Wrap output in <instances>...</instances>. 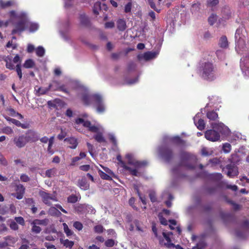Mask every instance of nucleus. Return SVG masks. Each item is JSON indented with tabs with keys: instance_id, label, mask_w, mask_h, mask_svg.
<instances>
[{
	"instance_id": "f257e3e1",
	"label": "nucleus",
	"mask_w": 249,
	"mask_h": 249,
	"mask_svg": "<svg viewBox=\"0 0 249 249\" xmlns=\"http://www.w3.org/2000/svg\"><path fill=\"white\" fill-rule=\"evenodd\" d=\"M198 71L201 77L205 80L212 81L216 78L215 68L212 62L200 61Z\"/></svg>"
},
{
	"instance_id": "f03ea898",
	"label": "nucleus",
	"mask_w": 249,
	"mask_h": 249,
	"mask_svg": "<svg viewBox=\"0 0 249 249\" xmlns=\"http://www.w3.org/2000/svg\"><path fill=\"white\" fill-rule=\"evenodd\" d=\"M122 157H117V160L118 163L124 168L128 170L130 172L131 174L133 176H138V172L137 169L139 168L143 167L148 164V162L146 161H135L131 160L132 157H127L128 164L126 165L124 162L122 160Z\"/></svg>"
},
{
	"instance_id": "7ed1b4c3",
	"label": "nucleus",
	"mask_w": 249,
	"mask_h": 249,
	"mask_svg": "<svg viewBox=\"0 0 249 249\" xmlns=\"http://www.w3.org/2000/svg\"><path fill=\"white\" fill-rule=\"evenodd\" d=\"M38 139L35 132L30 131L25 135H21L14 138V144L18 148L24 147L29 142H35Z\"/></svg>"
},
{
	"instance_id": "20e7f679",
	"label": "nucleus",
	"mask_w": 249,
	"mask_h": 249,
	"mask_svg": "<svg viewBox=\"0 0 249 249\" xmlns=\"http://www.w3.org/2000/svg\"><path fill=\"white\" fill-rule=\"evenodd\" d=\"M169 141L174 149H177L181 153L180 156H191L189 153L185 151L187 146L186 142L179 136H176L171 137L169 139Z\"/></svg>"
},
{
	"instance_id": "39448f33",
	"label": "nucleus",
	"mask_w": 249,
	"mask_h": 249,
	"mask_svg": "<svg viewBox=\"0 0 249 249\" xmlns=\"http://www.w3.org/2000/svg\"><path fill=\"white\" fill-rule=\"evenodd\" d=\"M14 28L11 32L12 35L18 34L20 35L28 27V21L25 18H21L13 24Z\"/></svg>"
},
{
	"instance_id": "423d86ee",
	"label": "nucleus",
	"mask_w": 249,
	"mask_h": 249,
	"mask_svg": "<svg viewBox=\"0 0 249 249\" xmlns=\"http://www.w3.org/2000/svg\"><path fill=\"white\" fill-rule=\"evenodd\" d=\"M174 148L173 146L163 144L158 148V152L160 156H173Z\"/></svg>"
},
{
	"instance_id": "0eeeda50",
	"label": "nucleus",
	"mask_w": 249,
	"mask_h": 249,
	"mask_svg": "<svg viewBox=\"0 0 249 249\" xmlns=\"http://www.w3.org/2000/svg\"><path fill=\"white\" fill-rule=\"evenodd\" d=\"M39 195L42 198L43 202L45 204L49 206L52 204V202H56L57 201L55 196L48 194L46 192L43 191L40 192Z\"/></svg>"
},
{
	"instance_id": "6e6552de",
	"label": "nucleus",
	"mask_w": 249,
	"mask_h": 249,
	"mask_svg": "<svg viewBox=\"0 0 249 249\" xmlns=\"http://www.w3.org/2000/svg\"><path fill=\"white\" fill-rule=\"evenodd\" d=\"M206 139L210 141L216 142L220 140V134L214 129L207 130L205 132Z\"/></svg>"
},
{
	"instance_id": "1a4fd4ad",
	"label": "nucleus",
	"mask_w": 249,
	"mask_h": 249,
	"mask_svg": "<svg viewBox=\"0 0 249 249\" xmlns=\"http://www.w3.org/2000/svg\"><path fill=\"white\" fill-rule=\"evenodd\" d=\"M78 211L84 213H94L95 210L90 205L88 204H80L76 208Z\"/></svg>"
},
{
	"instance_id": "9d476101",
	"label": "nucleus",
	"mask_w": 249,
	"mask_h": 249,
	"mask_svg": "<svg viewBox=\"0 0 249 249\" xmlns=\"http://www.w3.org/2000/svg\"><path fill=\"white\" fill-rule=\"evenodd\" d=\"M95 98V103L97 106V111L99 113L103 112L105 108L103 103L102 98L101 95H95L94 96Z\"/></svg>"
},
{
	"instance_id": "9b49d317",
	"label": "nucleus",
	"mask_w": 249,
	"mask_h": 249,
	"mask_svg": "<svg viewBox=\"0 0 249 249\" xmlns=\"http://www.w3.org/2000/svg\"><path fill=\"white\" fill-rule=\"evenodd\" d=\"M99 95L98 94H89L87 93L83 94L82 96V101L85 105L88 106L91 104L92 101L95 102L94 96Z\"/></svg>"
},
{
	"instance_id": "f8f14e48",
	"label": "nucleus",
	"mask_w": 249,
	"mask_h": 249,
	"mask_svg": "<svg viewBox=\"0 0 249 249\" xmlns=\"http://www.w3.org/2000/svg\"><path fill=\"white\" fill-rule=\"evenodd\" d=\"M163 236L164 238V239H160V243L161 245H164L168 248H174L175 246L174 244L172 243L169 237L166 234L165 232H162Z\"/></svg>"
},
{
	"instance_id": "ddd939ff",
	"label": "nucleus",
	"mask_w": 249,
	"mask_h": 249,
	"mask_svg": "<svg viewBox=\"0 0 249 249\" xmlns=\"http://www.w3.org/2000/svg\"><path fill=\"white\" fill-rule=\"evenodd\" d=\"M228 169L227 176L230 178H233L238 175V171L236 166L234 164H228L226 166Z\"/></svg>"
},
{
	"instance_id": "4468645a",
	"label": "nucleus",
	"mask_w": 249,
	"mask_h": 249,
	"mask_svg": "<svg viewBox=\"0 0 249 249\" xmlns=\"http://www.w3.org/2000/svg\"><path fill=\"white\" fill-rule=\"evenodd\" d=\"M211 126L213 129L218 132L219 134H223L227 129V127L222 123H212Z\"/></svg>"
},
{
	"instance_id": "2eb2a0df",
	"label": "nucleus",
	"mask_w": 249,
	"mask_h": 249,
	"mask_svg": "<svg viewBox=\"0 0 249 249\" xmlns=\"http://www.w3.org/2000/svg\"><path fill=\"white\" fill-rule=\"evenodd\" d=\"M3 117L9 123H12L17 126L21 127L24 129L28 128V124H21L19 121L15 119L11 118L6 115H4Z\"/></svg>"
},
{
	"instance_id": "dca6fc26",
	"label": "nucleus",
	"mask_w": 249,
	"mask_h": 249,
	"mask_svg": "<svg viewBox=\"0 0 249 249\" xmlns=\"http://www.w3.org/2000/svg\"><path fill=\"white\" fill-rule=\"evenodd\" d=\"M64 141L69 144V147L71 149H75L78 145V142L76 139L73 137L66 138Z\"/></svg>"
},
{
	"instance_id": "f3484780",
	"label": "nucleus",
	"mask_w": 249,
	"mask_h": 249,
	"mask_svg": "<svg viewBox=\"0 0 249 249\" xmlns=\"http://www.w3.org/2000/svg\"><path fill=\"white\" fill-rule=\"evenodd\" d=\"M78 186L83 190H87L89 188V184L85 178L79 180Z\"/></svg>"
},
{
	"instance_id": "a211bd4d",
	"label": "nucleus",
	"mask_w": 249,
	"mask_h": 249,
	"mask_svg": "<svg viewBox=\"0 0 249 249\" xmlns=\"http://www.w3.org/2000/svg\"><path fill=\"white\" fill-rule=\"evenodd\" d=\"M80 24L82 26L88 27L90 25V21L89 18L85 14L80 15Z\"/></svg>"
},
{
	"instance_id": "6ab92c4d",
	"label": "nucleus",
	"mask_w": 249,
	"mask_h": 249,
	"mask_svg": "<svg viewBox=\"0 0 249 249\" xmlns=\"http://www.w3.org/2000/svg\"><path fill=\"white\" fill-rule=\"evenodd\" d=\"M117 27L119 31H124L126 28L125 21L124 19H119L117 21Z\"/></svg>"
},
{
	"instance_id": "aec40b11",
	"label": "nucleus",
	"mask_w": 249,
	"mask_h": 249,
	"mask_svg": "<svg viewBox=\"0 0 249 249\" xmlns=\"http://www.w3.org/2000/svg\"><path fill=\"white\" fill-rule=\"evenodd\" d=\"M207 117L211 121H216L218 118L217 113L215 111H208L206 114Z\"/></svg>"
},
{
	"instance_id": "412c9836",
	"label": "nucleus",
	"mask_w": 249,
	"mask_h": 249,
	"mask_svg": "<svg viewBox=\"0 0 249 249\" xmlns=\"http://www.w3.org/2000/svg\"><path fill=\"white\" fill-rule=\"evenodd\" d=\"M219 45L222 48H226L228 46V42L226 36H223L221 37L219 40Z\"/></svg>"
},
{
	"instance_id": "4be33fe9",
	"label": "nucleus",
	"mask_w": 249,
	"mask_h": 249,
	"mask_svg": "<svg viewBox=\"0 0 249 249\" xmlns=\"http://www.w3.org/2000/svg\"><path fill=\"white\" fill-rule=\"evenodd\" d=\"M54 137L52 136L49 139V143L47 151L50 154H53L54 152V151L53 149H52V146L54 143Z\"/></svg>"
},
{
	"instance_id": "5701e85b",
	"label": "nucleus",
	"mask_w": 249,
	"mask_h": 249,
	"mask_svg": "<svg viewBox=\"0 0 249 249\" xmlns=\"http://www.w3.org/2000/svg\"><path fill=\"white\" fill-rule=\"evenodd\" d=\"M156 56L155 52H147L143 54V58L145 60H149L155 58Z\"/></svg>"
},
{
	"instance_id": "b1692460",
	"label": "nucleus",
	"mask_w": 249,
	"mask_h": 249,
	"mask_svg": "<svg viewBox=\"0 0 249 249\" xmlns=\"http://www.w3.org/2000/svg\"><path fill=\"white\" fill-rule=\"evenodd\" d=\"M35 66V62L31 59L26 60L23 65L24 68L26 69L32 68Z\"/></svg>"
},
{
	"instance_id": "393cba45",
	"label": "nucleus",
	"mask_w": 249,
	"mask_h": 249,
	"mask_svg": "<svg viewBox=\"0 0 249 249\" xmlns=\"http://www.w3.org/2000/svg\"><path fill=\"white\" fill-rule=\"evenodd\" d=\"M14 3V1L12 0L4 1L2 0H0V7L3 9L10 7L12 6Z\"/></svg>"
},
{
	"instance_id": "a878e982",
	"label": "nucleus",
	"mask_w": 249,
	"mask_h": 249,
	"mask_svg": "<svg viewBox=\"0 0 249 249\" xmlns=\"http://www.w3.org/2000/svg\"><path fill=\"white\" fill-rule=\"evenodd\" d=\"M60 243L66 248H71L74 245L73 241H70L68 239H60Z\"/></svg>"
},
{
	"instance_id": "bb28decb",
	"label": "nucleus",
	"mask_w": 249,
	"mask_h": 249,
	"mask_svg": "<svg viewBox=\"0 0 249 249\" xmlns=\"http://www.w3.org/2000/svg\"><path fill=\"white\" fill-rule=\"evenodd\" d=\"M53 87L52 85H49V86L47 88H41L40 87L38 88V90H37V92L41 95H44L46 94Z\"/></svg>"
},
{
	"instance_id": "cd10ccee",
	"label": "nucleus",
	"mask_w": 249,
	"mask_h": 249,
	"mask_svg": "<svg viewBox=\"0 0 249 249\" xmlns=\"http://www.w3.org/2000/svg\"><path fill=\"white\" fill-rule=\"evenodd\" d=\"M94 138L98 142L101 143L106 142L105 139L101 132H98L97 134L94 136Z\"/></svg>"
},
{
	"instance_id": "c85d7f7f",
	"label": "nucleus",
	"mask_w": 249,
	"mask_h": 249,
	"mask_svg": "<svg viewBox=\"0 0 249 249\" xmlns=\"http://www.w3.org/2000/svg\"><path fill=\"white\" fill-rule=\"evenodd\" d=\"M101 10V3L100 2H96L94 3L93 7V12L96 15L99 14V11Z\"/></svg>"
},
{
	"instance_id": "c756f323",
	"label": "nucleus",
	"mask_w": 249,
	"mask_h": 249,
	"mask_svg": "<svg viewBox=\"0 0 249 249\" xmlns=\"http://www.w3.org/2000/svg\"><path fill=\"white\" fill-rule=\"evenodd\" d=\"M201 153L202 156H211L213 154V151L211 149L203 147L201 150Z\"/></svg>"
},
{
	"instance_id": "7c9ffc66",
	"label": "nucleus",
	"mask_w": 249,
	"mask_h": 249,
	"mask_svg": "<svg viewBox=\"0 0 249 249\" xmlns=\"http://www.w3.org/2000/svg\"><path fill=\"white\" fill-rule=\"evenodd\" d=\"M6 62V68L8 69H9L10 70H13L15 69V67L14 65V64L12 62V57L9 56L8 57V60H7V61H5Z\"/></svg>"
},
{
	"instance_id": "2f4dec72",
	"label": "nucleus",
	"mask_w": 249,
	"mask_h": 249,
	"mask_svg": "<svg viewBox=\"0 0 249 249\" xmlns=\"http://www.w3.org/2000/svg\"><path fill=\"white\" fill-rule=\"evenodd\" d=\"M49 213L52 215L55 216H59L61 214L59 211L53 207H52L49 209Z\"/></svg>"
},
{
	"instance_id": "473e14b6",
	"label": "nucleus",
	"mask_w": 249,
	"mask_h": 249,
	"mask_svg": "<svg viewBox=\"0 0 249 249\" xmlns=\"http://www.w3.org/2000/svg\"><path fill=\"white\" fill-rule=\"evenodd\" d=\"M28 28L29 29L30 32H34L38 29V25L36 23L28 22Z\"/></svg>"
},
{
	"instance_id": "72a5a7b5",
	"label": "nucleus",
	"mask_w": 249,
	"mask_h": 249,
	"mask_svg": "<svg viewBox=\"0 0 249 249\" xmlns=\"http://www.w3.org/2000/svg\"><path fill=\"white\" fill-rule=\"evenodd\" d=\"M196 125L197 126V128L200 130H203L205 127V122L202 119H199L198 122L196 123Z\"/></svg>"
},
{
	"instance_id": "f704fd0d",
	"label": "nucleus",
	"mask_w": 249,
	"mask_h": 249,
	"mask_svg": "<svg viewBox=\"0 0 249 249\" xmlns=\"http://www.w3.org/2000/svg\"><path fill=\"white\" fill-rule=\"evenodd\" d=\"M132 7V0H129V1L124 6V12L125 13H130Z\"/></svg>"
},
{
	"instance_id": "c9c22d12",
	"label": "nucleus",
	"mask_w": 249,
	"mask_h": 249,
	"mask_svg": "<svg viewBox=\"0 0 249 249\" xmlns=\"http://www.w3.org/2000/svg\"><path fill=\"white\" fill-rule=\"evenodd\" d=\"M217 16L216 14H212L208 18V22L210 25H213L217 20Z\"/></svg>"
},
{
	"instance_id": "e433bc0d",
	"label": "nucleus",
	"mask_w": 249,
	"mask_h": 249,
	"mask_svg": "<svg viewBox=\"0 0 249 249\" xmlns=\"http://www.w3.org/2000/svg\"><path fill=\"white\" fill-rule=\"evenodd\" d=\"M63 226L64 231L65 233L66 234L67 236H70L73 234V231L69 228V227L66 223H63Z\"/></svg>"
},
{
	"instance_id": "4c0bfd02",
	"label": "nucleus",
	"mask_w": 249,
	"mask_h": 249,
	"mask_svg": "<svg viewBox=\"0 0 249 249\" xmlns=\"http://www.w3.org/2000/svg\"><path fill=\"white\" fill-rule=\"evenodd\" d=\"M36 54L39 57H42L45 54V50L42 46H38L36 50Z\"/></svg>"
},
{
	"instance_id": "58836bf2",
	"label": "nucleus",
	"mask_w": 249,
	"mask_h": 249,
	"mask_svg": "<svg viewBox=\"0 0 249 249\" xmlns=\"http://www.w3.org/2000/svg\"><path fill=\"white\" fill-rule=\"evenodd\" d=\"M222 150L225 153H229L231 150V145L229 143H225L223 144Z\"/></svg>"
},
{
	"instance_id": "ea45409f",
	"label": "nucleus",
	"mask_w": 249,
	"mask_h": 249,
	"mask_svg": "<svg viewBox=\"0 0 249 249\" xmlns=\"http://www.w3.org/2000/svg\"><path fill=\"white\" fill-rule=\"evenodd\" d=\"M99 174L101 177V178L102 179H106V180H111V178L110 176H109L110 175H108L107 173H105V172H103L102 171L99 170Z\"/></svg>"
},
{
	"instance_id": "a19ab883",
	"label": "nucleus",
	"mask_w": 249,
	"mask_h": 249,
	"mask_svg": "<svg viewBox=\"0 0 249 249\" xmlns=\"http://www.w3.org/2000/svg\"><path fill=\"white\" fill-rule=\"evenodd\" d=\"M15 69H16V71L17 73V74L19 77V79L20 80H21L22 77V73L21 69V64H18L16 65Z\"/></svg>"
},
{
	"instance_id": "79ce46f5",
	"label": "nucleus",
	"mask_w": 249,
	"mask_h": 249,
	"mask_svg": "<svg viewBox=\"0 0 249 249\" xmlns=\"http://www.w3.org/2000/svg\"><path fill=\"white\" fill-rule=\"evenodd\" d=\"M47 224V219H42V220H39V219H36L34 220L32 223L31 224H36V225H46Z\"/></svg>"
},
{
	"instance_id": "37998d69",
	"label": "nucleus",
	"mask_w": 249,
	"mask_h": 249,
	"mask_svg": "<svg viewBox=\"0 0 249 249\" xmlns=\"http://www.w3.org/2000/svg\"><path fill=\"white\" fill-rule=\"evenodd\" d=\"M49 85H52L53 87L51 89L53 91H58V89H58L59 87H60V85L59 82L58 81H53L52 84H50Z\"/></svg>"
},
{
	"instance_id": "c03bdc74",
	"label": "nucleus",
	"mask_w": 249,
	"mask_h": 249,
	"mask_svg": "<svg viewBox=\"0 0 249 249\" xmlns=\"http://www.w3.org/2000/svg\"><path fill=\"white\" fill-rule=\"evenodd\" d=\"M135 190L137 191V193L140 197V199L142 201V203L144 204H146V200L145 198L144 197H143L140 193V192L139 191L138 187L137 185H135L134 186Z\"/></svg>"
},
{
	"instance_id": "a18cd8bd",
	"label": "nucleus",
	"mask_w": 249,
	"mask_h": 249,
	"mask_svg": "<svg viewBox=\"0 0 249 249\" xmlns=\"http://www.w3.org/2000/svg\"><path fill=\"white\" fill-rule=\"evenodd\" d=\"M2 132L4 134L10 135L13 133V130L11 127L9 126L4 127L2 129Z\"/></svg>"
},
{
	"instance_id": "49530a36",
	"label": "nucleus",
	"mask_w": 249,
	"mask_h": 249,
	"mask_svg": "<svg viewBox=\"0 0 249 249\" xmlns=\"http://www.w3.org/2000/svg\"><path fill=\"white\" fill-rule=\"evenodd\" d=\"M108 138L110 142L112 143V144L114 146H116L117 145V142L114 135L110 134L108 135Z\"/></svg>"
},
{
	"instance_id": "de8ad7c7",
	"label": "nucleus",
	"mask_w": 249,
	"mask_h": 249,
	"mask_svg": "<svg viewBox=\"0 0 249 249\" xmlns=\"http://www.w3.org/2000/svg\"><path fill=\"white\" fill-rule=\"evenodd\" d=\"M9 227L11 228V229L14 231H17L18 229V226L17 223H16V222L13 220H11L10 221L9 224Z\"/></svg>"
},
{
	"instance_id": "09e8293b",
	"label": "nucleus",
	"mask_w": 249,
	"mask_h": 249,
	"mask_svg": "<svg viewBox=\"0 0 249 249\" xmlns=\"http://www.w3.org/2000/svg\"><path fill=\"white\" fill-rule=\"evenodd\" d=\"M56 89H58V91L63 92L67 94H70V92L66 88V86L64 84L60 85V87Z\"/></svg>"
},
{
	"instance_id": "8fccbe9b",
	"label": "nucleus",
	"mask_w": 249,
	"mask_h": 249,
	"mask_svg": "<svg viewBox=\"0 0 249 249\" xmlns=\"http://www.w3.org/2000/svg\"><path fill=\"white\" fill-rule=\"evenodd\" d=\"M56 174V171L54 169H51L46 171V176L48 177H52Z\"/></svg>"
},
{
	"instance_id": "3c124183",
	"label": "nucleus",
	"mask_w": 249,
	"mask_h": 249,
	"mask_svg": "<svg viewBox=\"0 0 249 249\" xmlns=\"http://www.w3.org/2000/svg\"><path fill=\"white\" fill-rule=\"evenodd\" d=\"M15 221L16 222V223H18L19 224L24 226L25 225V221L23 217L21 216L19 217H15Z\"/></svg>"
},
{
	"instance_id": "603ef678",
	"label": "nucleus",
	"mask_w": 249,
	"mask_h": 249,
	"mask_svg": "<svg viewBox=\"0 0 249 249\" xmlns=\"http://www.w3.org/2000/svg\"><path fill=\"white\" fill-rule=\"evenodd\" d=\"M33 225L32 228V231L33 232H35L36 233H39L41 231V229L40 227L37 226L36 224H32Z\"/></svg>"
},
{
	"instance_id": "864d4df0",
	"label": "nucleus",
	"mask_w": 249,
	"mask_h": 249,
	"mask_svg": "<svg viewBox=\"0 0 249 249\" xmlns=\"http://www.w3.org/2000/svg\"><path fill=\"white\" fill-rule=\"evenodd\" d=\"M148 2L151 8H152L153 9H154L155 11L158 13L160 12V10L156 8V4L153 1V0H148Z\"/></svg>"
},
{
	"instance_id": "5fc2aeb1",
	"label": "nucleus",
	"mask_w": 249,
	"mask_h": 249,
	"mask_svg": "<svg viewBox=\"0 0 249 249\" xmlns=\"http://www.w3.org/2000/svg\"><path fill=\"white\" fill-rule=\"evenodd\" d=\"M218 3V0H209L207 2V6L209 7H213L217 5Z\"/></svg>"
},
{
	"instance_id": "6e6d98bb",
	"label": "nucleus",
	"mask_w": 249,
	"mask_h": 249,
	"mask_svg": "<svg viewBox=\"0 0 249 249\" xmlns=\"http://www.w3.org/2000/svg\"><path fill=\"white\" fill-rule=\"evenodd\" d=\"M73 226L78 231L82 230L83 227L82 224L78 221L74 222Z\"/></svg>"
},
{
	"instance_id": "4d7b16f0",
	"label": "nucleus",
	"mask_w": 249,
	"mask_h": 249,
	"mask_svg": "<svg viewBox=\"0 0 249 249\" xmlns=\"http://www.w3.org/2000/svg\"><path fill=\"white\" fill-rule=\"evenodd\" d=\"M205 243L203 241H201L197 244L196 247H194L192 249H203L205 247Z\"/></svg>"
},
{
	"instance_id": "13d9d810",
	"label": "nucleus",
	"mask_w": 249,
	"mask_h": 249,
	"mask_svg": "<svg viewBox=\"0 0 249 249\" xmlns=\"http://www.w3.org/2000/svg\"><path fill=\"white\" fill-rule=\"evenodd\" d=\"M16 191L18 193H24L25 192V188L21 184H18L16 187Z\"/></svg>"
},
{
	"instance_id": "bf43d9fd",
	"label": "nucleus",
	"mask_w": 249,
	"mask_h": 249,
	"mask_svg": "<svg viewBox=\"0 0 249 249\" xmlns=\"http://www.w3.org/2000/svg\"><path fill=\"white\" fill-rule=\"evenodd\" d=\"M7 111L9 112V114L10 116L13 117L17 116V113L18 112H16L14 108L11 107L7 108Z\"/></svg>"
},
{
	"instance_id": "052dcab7",
	"label": "nucleus",
	"mask_w": 249,
	"mask_h": 249,
	"mask_svg": "<svg viewBox=\"0 0 249 249\" xmlns=\"http://www.w3.org/2000/svg\"><path fill=\"white\" fill-rule=\"evenodd\" d=\"M77 201V198L75 196L72 195L68 197V201L70 203H75Z\"/></svg>"
},
{
	"instance_id": "680f3d73",
	"label": "nucleus",
	"mask_w": 249,
	"mask_h": 249,
	"mask_svg": "<svg viewBox=\"0 0 249 249\" xmlns=\"http://www.w3.org/2000/svg\"><path fill=\"white\" fill-rule=\"evenodd\" d=\"M88 129L89 131L95 133H97L99 130V128L97 126L92 124L90 125Z\"/></svg>"
},
{
	"instance_id": "e2e57ef3",
	"label": "nucleus",
	"mask_w": 249,
	"mask_h": 249,
	"mask_svg": "<svg viewBox=\"0 0 249 249\" xmlns=\"http://www.w3.org/2000/svg\"><path fill=\"white\" fill-rule=\"evenodd\" d=\"M114 245V241L113 239H108L105 242V245L107 247H112Z\"/></svg>"
},
{
	"instance_id": "0e129e2a",
	"label": "nucleus",
	"mask_w": 249,
	"mask_h": 249,
	"mask_svg": "<svg viewBox=\"0 0 249 249\" xmlns=\"http://www.w3.org/2000/svg\"><path fill=\"white\" fill-rule=\"evenodd\" d=\"M87 147L89 153L91 156H93V146L89 143H87Z\"/></svg>"
},
{
	"instance_id": "69168bd1",
	"label": "nucleus",
	"mask_w": 249,
	"mask_h": 249,
	"mask_svg": "<svg viewBox=\"0 0 249 249\" xmlns=\"http://www.w3.org/2000/svg\"><path fill=\"white\" fill-rule=\"evenodd\" d=\"M136 65L133 62H131L128 63L127 66V70L128 71H131L134 70L135 69Z\"/></svg>"
},
{
	"instance_id": "338daca9",
	"label": "nucleus",
	"mask_w": 249,
	"mask_h": 249,
	"mask_svg": "<svg viewBox=\"0 0 249 249\" xmlns=\"http://www.w3.org/2000/svg\"><path fill=\"white\" fill-rule=\"evenodd\" d=\"M94 231L97 233H101L103 231V227L101 225H97L94 227Z\"/></svg>"
},
{
	"instance_id": "774afa93",
	"label": "nucleus",
	"mask_w": 249,
	"mask_h": 249,
	"mask_svg": "<svg viewBox=\"0 0 249 249\" xmlns=\"http://www.w3.org/2000/svg\"><path fill=\"white\" fill-rule=\"evenodd\" d=\"M20 178V180L23 182H28L30 180L29 177L25 174H22Z\"/></svg>"
}]
</instances>
